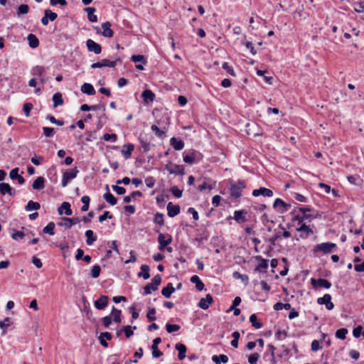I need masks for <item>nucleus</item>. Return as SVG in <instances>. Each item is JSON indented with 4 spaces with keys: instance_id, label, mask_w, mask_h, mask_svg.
I'll use <instances>...</instances> for the list:
<instances>
[{
    "instance_id": "obj_55",
    "label": "nucleus",
    "mask_w": 364,
    "mask_h": 364,
    "mask_svg": "<svg viewBox=\"0 0 364 364\" xmlns=\"http://www.w3.org/2000/svg\"><path fill=\"white\" fill-rule=\"evenodd\" d=\"M46 119L49 120L52 124H55L58 126H63L65 124L64 121L60 120V119H56L53 116L50 115V114L47 115Z\"/></svg>"
},
{
    "instance_id": "obj_34",
    "label": "nucleus",
    "mask_w": 364,
    "mask_h": 364,
    "mask_svg": "<svg viewBox=\"0 0 364 364\" xmlns=\"http://www.w3.org/2000/svg\"><path fill=\"white\" fill-rule=\"evenodd\" d=\"M296 230L299 232H304L306 233V236H304L303 235H301V237L306 238L308 235H313L314 231L306 224H302L300 227L296 228Z\"/></svg>"
},
{
    "instance_id": "obj_45",
    "label": "nucleus",
    "mask_w": 364,
    "mask_h": 364,
    "mask_svg": "<svg viewBox=\"0 0 364 364\" xmlns=\"http://www.w3.org/2000/svg\"><path fill=\"white\" fill-rule=\"evenodd\" d=\"M101 272V267L98 264H95L92 266L90 271V276L92 278L96 279L97 278Z\"/></svg>"
},
{
    "instance_id": "obj_32",
    "label": "nucleus",
    "mask_w": 364,
    "mask_h": 364,
    "mask_svg": "<svg viewBox=\"0 0 364 364\" xmlns=\"http://www.w3.org/2000/svg\"><path fill=\"white\" fill-rule=\"evenodd\" d=\"M190 280L192 283L196 284V288L198 291H202L204 289L205 285L198 276L193 275L191 277Z\"/></svg>"
},
{
    "instance_id": "obj_59",
    "label": "nucleus",
    "mask_w": 364,
    "mask_h": 364,
    "mask_svg": "<svg viewBox=\"0 0 364 364\" xmlns=\"http://www.w3.org/2000/svg\"><path fill=\"white\" fill-rule=\"evenodd\" d=\"M44 13L48 16V19L51 21H55L58 17L57 14L51 11L50 9H46Z\"/></svg>"
},
{
    "instance_id": "obj_20",
    "label": "nucleus",
    "mask_w": 364,
    "mask_h": 364,
    "mask_svg": "<svg viewBox=\"0 0 364 364\" xmlns=\"http://www.w3.org/2000/svg\"><path fill=\"white\" fill-rule=\"evenodd\" d=\"M170 144L176 151L183 149L185 146L183 141L176 137H172L170 139Z\"/></svg>"
},
{
    "instance_id": "obj_19",
    "label": "nucleus",
    "mask_w": 364,
    "mask_h": 364,
    "mask_svg": "<svg viewBox=\"0 0 364 364\" xmlns=\"http://www.w3.org/2000/svg\"><path fill=\"white\" fill-rule=\"evenodd\" d=\"M0 193L3 196L9 194L11 196H14L15 195V191H14L10 185L6 183H0Z\"/></svg>"
},
{
    "instance_id": "obj_3",
    "label": "nucleus",
    "mask_w": 364,
    "mask_h": 364,
    "mask_svg": "<svg viewBox=\"0 0 364 364\" xmlns=\"http://www.w3.org/2000/svg\"><path fill=\"white\" fill-rule=\"evenodd\" d=\"M246 188V183L244 181H238L231 185L230 196L234 198H238L242 196V191Z\"/></svg>"
},
{
    "instance_id": "obj_14",
    "label": "nucleus",
    "mask_w": 364,
    "mask_h": 364,
    "mask_svg": "<svg viewBox=\"0 0 364 364\" xmlns=\"http://www.w3.org/2000/svg\"><path fill=\"white\" fill-rule=\"evenodd\" d=\"M158 242L159 243V249L161 251H163L166 246L171 243L172 238L171 237H169L168 239H166V236L164 234L159 233L158 236Z\"/></svg>"
},
{
    "instance_id": "obj_36",
    "label": "nucleus",
    "mask_w": 364,
    "mask_h": 364,
    "mask_svg": "<svg viewBox=\"0 0 364 364\" xmlns=\"http://www.w3.org/2000/svg\"><path fill=\"white\" fill-rule=\"evenodd\" d=\"M85 235L86 237V243L87 245H92L97 240V237L94 235V232L91 230H87Z\"/></svg>"
},
{
    "instance_id": "obj_49",
    "label": "nucleus",
    "mask_w": 364,
    "mask_h": 364,
    "mask_svg": "<svg viewBox=\"0 0 364 364\" xmlns=\"http://www.w3.org/2000/svg\"><path fill=\"white\" fill-rule=\"evenodd\" d=\"M142 196V193L140 191H136L132 192L131 193V195L124 197L123 200L124 203H130L132 201V198H134L136 196Z\"/></svg>"
},
{
    "instance_id": "obj_29",
    "label": "nucleus",
    "mask_w": 364,
    "mask_h": 364,
    "mask_svg": "<svg viewBox=\"0 0 364 364\" xmlns=\"http://www.w3.org/2000/svg\"><path fill=\"white\" fill-rule=\"evenodd\" d=\"M141 272L137 274L139 277H143L144 279H148L150 277L149 267L147 264H142L140 267Z\"/></svg>"
},
{
    "instance_id": "obj_62",
    "label": "nucleus",
    "mask_w": 364,
    "mask_h": 364,
    "mask_svg": "<svg viewBox=\"0 0 364 364\" xmlns=\"http://www.w3.org/2000/svg\"><path fill=\"white\" fill-rule=\"evenodd\" d=\"M259 358V355L257 353H255L248 357V362L250 364H256Z\"/></svg>"
},
{
    "instance_id": "obj_6",
    "label": "nucleus",
    "mask_w": 364,
    "mask_h": 364,
    "mask_svg": "<svg viewBox=\"0 0 364 364\" xmlns=\"http://www.w3.org/2000/svg\"><path fill=\"white\" fill-rule=\"evenodd\" d=\"M290 207V204L285 203L281 198H277L273 203V208L275 210L282 214L286 213Z\"/></svg>"
},
{
    "instance_id": "obj_35",
    "label": "nucleus",
    "mask_w": 364,
    "mask_h": 364,
    "mask_svg": "<svg viewBox=\"0 0 364 364\" xmlns=\"http://www.w3.org/2000/svg\"><path fill=\"white\" fill-rule=\"evenodd\" d=\"M78 172L79 170L77 169V168L75 167L73 168L67 170L63 173V175L65 177H66L69 181H70L77 176Z\"/></svg>"
},
{
    "instance_id": "obj_48",
    "label": "nucleus",
    "mask_w": 364,
    "mask_h": 364,
    "mask_svg": "<svg viewBox=\"0 0 364 364\" xmlns=\"http://www.w3.org/2000/svg\"><path fill=\"white\" fill-rule=\"evenodd\" d=\"M28 11L29 7L27 4H21L17 9L16 14L19 16L28 14Z\"/></svg>"
},
{
    "instance_id": "obj_44",
    "label": "nucleus",
    "mask_w": 364,
    "mask_h": 364,
    "mask_svg": "<svg viewBox=\"0 0 364 364\" xmlns=\"http://www.w3.org/2000/svg\"><path fill=\"white\" fill-rule=\"evenodd\" d=\"M55 229V223L53 222H50L43 229V232L45 234H48L50 235H53Z\"/></svg>"
},
{
    "instance_id": "obj_27",
    "label": "nucleus",
    "mask_w": 364,
    "mask_h": 364,
    "mask_svg": "<svg viewBox=\"0 0 364 364\" xmlns=\"http://www.w3.org/2000/svg\"><path fill=\"white\" fill-rule=\"evenodd\" d=\"M18 168L12 169L9 173V176L13 180L16 179L19 184H23L25 183V179L18 174Z\"/></svg>"
},
{
    "instance_id": "obj_21",
    "label": "nucleus",
    "mask_w": 364,
    "mask_h": 364,
    "mask_svg": "<svg viewBox=\"0 0 364 364\" xmlns=\"http://www.w3.org/2000/svg\"><path fill=\"white\" fill-rule=\"evenodd\" d=\"M65 210V215L69 216L73 214L72 209L70 208V204L68 202H63L61 205L58 208V211L59 215H63Z\"/></svg>"
},
{
    "instance_id": "obj_43",
    "label": "nucleus",
    "mask_w": 364,
    "mask_h": 364,
    "mask_svg": "<svg viewBox=\"0 0 364 364\" xmlns=\"http://www.w3.org/2000/svg\"><path fill=\"white\" fill-rule=\"evenodd\" d=\"M27 235H28V234L24 233V232H23V231L13 230V232L11 234V237L13 240H14L16 241H19Z\"/></svg>"
},
{
    "instance_id": "obj_24",
    "label": "nucleus",
    "mask_w": 364,
    "mask_h": 364,
    "mask_svg": "<svg viewBox=\"0 0 364 364\" xmlns=\"http://www.w3.org/2000/svg\"><path fill=\"white\" fill-rule=\"evenodd\" d=\"M141 97L145 103L152 102L155 99V94L150 90H145L141 94Z\"/></svg>"
},
{
    "instance_id": "obj_28",
    "label": "nucleus",
    "mask_w": 364,
    "mask_h": 364,
    "mask_svg": "<svg viewBox=\"0 0 364 364\" xmlns=\"http://www.w3.org/2000/svg\"><path fill=\"white\" fill-rule=\"evenodd\" d=\"M175 288L172 283H168L166 287H164L161 290L162 295L166 298H170L171 294L175 291Z\"/></svg>"
},
{
    "instance_id": "obj_31",
    "label": "nucleus",
    "mask_w": 364,
    "mask_h": 364,
    "mask_svg": "<svg viewBox=\"0 0 364 364\" xmlns=\"http://www.w3.org/2000/svg\"><path fill=\"white\" fill-rule=\"evenodd\" d=\"M45 186V179L42 176H38L33 183L32 187L35 190L43 189Z\"/></svg>"
},
{
    "instance_id": "obj_13",
    "label": "nucleus",
    "mask_w": 364,
    "mask_h": 364,
    "mask_svg": "<svg viewBox=\"0 0 364 364\" xmlns=\"http://www.w3.org/2000/svg\"><path fill=\"white\" fill-rule=\"evenodd\" d=\"M252 196L255 197H257L259 196H263L264 197H272L273 196V192L270 189H268L264 187H261L259 189L253 190Z\"/></svg>"
},
{
    "instance_id": "obj_37",
    "label": "nucleus",
    "mask_w": 364,
    "mask_h": 364,
    "mask_svg": "<svg viewBox=\"0 0 364 364\" xmlns=\"http://www.w3.org/2000/svg\"><path fill=\"white\" fill-rule=\"evenodd\" d=\"M41 208V205L38 202H34L33 200H29L27 203V205L25 206V210L28 212L32 211V210H39Z\"/></svg>"
},
{
    "instance_id": "obj_12",
    "label": "nucleus",
    "mask_w": 364,
    "mask_h": 364,
    "mask_svg": "<svg viewBox=\"0 0 364 364\" xmlns=\"http://www.w3.org/2000/svg\"><path fill=\"white\" fill-rule=\"evenodd\" d=\"M256 259L259 260L260 263L255 267V272L264 273L268 268V260L262 258L261 256H257Z\"/></svg>"
},
{
    "instance_id": "obj_33",
    "label": "nucleus",
    "mask_w": 364,
    "mask_h": 364,
    "mask_svg": "<svg viewBox=\"0 0 364 364\" xmlns=\"http://www.w3.org/2000/svg\"><path fill=\"white\" fill-rule=\"evenodd\" d=\"M121 310H119L113 306L109 316H111L112 319H113L115 323H121Z\"/></svg>"
},
{
    "instance_id": "obj_53",
    "label": "nucleus",
    "mask_w": 364,
    "mask_h": 364,
    "mask_svg": "<svg viewBox=\"0 0 364 364\" xmlns=\"http://www.w3.org/2000/svg\"><path fill=\"white\" fill-rule=\"evenodd\" d=\"M233 277L235 279H240L245 284L248 283L249 277L247 274H242L238 272H235L233 273Z\"/></svg>"
},
{
    "instance_id": "obj_8",
    "label": "nucleus",
    "mask_w": 364,
    "mask_h": 364,
    "mask_svg": "<svg viewBox=\"0 0 364 364\" xmlns=\"http://www.w3.org/2000/svg\"><path fill=\"white\" fill-rule=\"evenodd\" d=\"M80 219L77 217L73 218H62V221L58 223V226H65L68 228H70L73 225L78 224L80 222Z\"/></svg>"
},
{
    "instance_id": "obj_15",
    "label": "nucleus",
    "mask_w": 364,
    "mask_h": 364,
    "mask_svg": "<svg viewBox=\"0 0 364 364\" xmlns=\"http://www.w3.org/2000/svg\"><path fill=\"white\" fill-rule=\"evenodd\" d=\"M213 302V299L210 294H206L205 298H202L199 303L198 306L204 310L209 308V306Z\"/></svg>"
},
{
    "instance_id": "obj_60",
    "label": "nucleus",
    "mask_w": 364,
    "mask_h": 364,
    "mask_svg": "<svg viewBox=\"0 0 364 364\" xmlns=\"http://www.w3.org/2000/svg\"><path fill=\"white\" fill-rule=\"evenodd\" d=\"M170 191L176 198H179L182 196L183 191L180 190L177 186L171 187Z\"/></svg>"
},
{
    "instance_id": "obj_22",
    "label": "nucleus",
    "mask_w": 364,
    "mask_h": 364,
    "mask_svg": "<svg viewBox=\"0 0 364 364\" xmlns=\"http://www.w3.org/2000/svg\"><path fill=\"white\" fill-rule=\"evenodd\" d=\"M102 34L103 36L110 38L113 36V31L111 29V23L108 21L102 24Z\"/></svg>"
},
{
    "instance_id": "obj_10",
    "label": "nucleus",
    "mask_w": 364,
    "mask_h": 364,
    "mask_svg": "<svg viewBox=\"0 0 364 364\" xmlns=\"http://www.w3.org/2000/svg\"><path fill=\"white\" fill-rule=\"evenodd\" d=\"M311 283L314 289L318 287L329 289L331 287V283L325 279H311Z\"/></svg>"
},
{
    "instance_id": "obj_16",
    "label": "nucleus",
    "mask_w": 364,
    "mask_h": 364,
    "mask_svg": "<svg viewBox=\"0 0 364 364\" xmlns=\"http://www.w3.org/2000/svg\"><path fill=\"white\" fill-rule=\"evenodd\" d=\"M108 296L102 295L97 300L95 301V307L98 310L104 309L108 304Z\"/></svg>"
},
{
    "instance_id": "obj_4",
    "label": "nucleus",
    "mask_w": 364,
    "mask_h": 364,
    "mask_svg": "<svg viewBox=\"0 0 364 364\" xmlns=\"http://www.w3.org/2000/svg\"><path fill=\"white\" fill-rule=\"evenodd\" d=\"M161 282V277L159 274H156L154 277L151 283L147 284L144 287V294H150L151 291H156L159 289V286Z\"/></svg>"
},
{
    "instance_id": "obj_5",
    "label": "nucleus",
    "mask_w": 364,
    "mask_h": 364,
    "mask_svg": "<svg viewBox=\"0 0 364 364\" xmlns=\"http://www.w3.org/2000/svg\"><path fill=\"white\" fill-rule=\"evenodd\" d=\"M117 63H122L119 58H116L113 60L103 59L100 62H97L91 65L92 68H101L103 67L114 68Z\"/></svg>"
},
{
    "instance_id": "obj_42",
    "label": "nucleus",
    "mask_w": 364,
    "mask_h": 364,
    "mask_svg": "<svg viewBox=\"0 0 364 364\" xmlns=\"http://www.w3.org/2000/svg\"><path fill=\"white\" fill-rule=\"evenodd\" d=\"M103 198L108 203L112 205H114L117 203V198L109 191L104 194Z\"/></svg>"
},
{
    "instance_id": "obj_56",
    "label": "nucleus",
    "mask_w": 364,
    "mask_h": 364,
    "mask_svg": "<svg viewBox=\"0 0 364 364\" xmlns=\"http://www.w3.org/2000/svg\"><path fill=\"white\" fill-rule=\"evenodd\" d=\"M102 139L105 141L115 142L117 139V136L115 134H105Z\"/></svg>"
},
{
    "instance_id": "obj_40",
    "label": "nucleus",
    "mask_w": 364,
    "mask_h": 364,
    "mask_svg": "<svg viewBox=\"0 0 364 364\" xmlns=\"http://www.w3.org/2000/svg\"><path fill=\"white\" fill-rule=\"evenodd\" d=\"M53 107L55 108L59 105L63 104V99L62 95L60 92L55 93L53 96Z\"/></svg>"
},
{
    "instance_id": "obj_17",
    "label": "nucleus",
    "mask_w": 364,
    "mask_h": 364,
    "mask_svg": "<svg viewBox=\"0 0 364 364\" xmlns=\"http://www.w3.org/2000/svg\"><path fill=\"white\" fill-rule=\"evenodd\" d=\"M180 206L178 205H173L171 202H169L167 205V213L171 218H173L179 214Z\"/></svg>"
},
{
    "instance_id": "obj_26",
    "label": "nucleus",
    "mask_w": 364,
    "mask_h": 364,
    "mask_svg": "<svg viewBox=\"0 0 364 364\" xmlns=\"http://www.w3.org/2000/svg\"><path fill=\"white\" fill-rule=\"evenodd\" d=\"M112 338V336L109 332H103L101 333L99 336V341L100 344L105 347L107 348L108 346V343H107L106 340L110 341Z\"/></svg>"
},
{
    "instance_id": "obj_9",
    "label": "nucleus",
    "mask_w": 364,
    "mask_h": 364,
    "mask_svg": "<svg viewBox=\"0 0 364 364\" xmlns=\"http://www.w3.org/2000/svg\"><path fill=\"white\" fill-rule=\"evenodd\" d=\"M317 303L321 305L324 304L328 310H332L334 308V304L331 301V296L328 294H326L323 296L318 298Z\"/></svg>"
},
{
    "instance_id": "obj_39",
    "label": "nucleus",
    "mask_w": 364,
    "mask_h": 364,
    "mask_svg": "<svg viewBox=\"0 0 364 364\" xmlns=\"http://www.w3.org/2000/svg\"><path fill=\"white\" fill-rule=\"evenodd\" d=\"M46 70L42 66H35L32 68L31 71V74L34 76L42 77L43 75H44Z\"/></svg>"
},
{
    "instance_id": "obj_1",
    "label": "nucleus",
    "mask_w": 364,
    "mask_h": 364,
    "mask_svg": "<svg viewBox=\"0 0 364 364\" xmlns=\"http://www.w3.org/2000/svg\"><path fill=\"white\" fill-rule=\"evenodd\" d=\"M202 154L194 149L191 150L189 152L183 154V161L189 165L198 163L202 159Z\"/></svg>"
},
{
    "instance_id": "obj_46",
    "label": "nucleus",
    "mask_w": 364,
    "mask_h": 364,
    "mask_svg": "<svg viewBox=\"0 0 364 364\" xmlns=\"http://www.w3.org/2000/svg\"><path fill=\"white\" fill-rule=\"evenodd\" d=\"M151 129L158 137L163 139L166 136V132L160 129L156 125L153 124Z\"/></svg>"
},
{
    "instance_id": "obj_50",
    "label": "nucleus",
    "mask_w": 364,
    "mask_h": 364,
    "mask_svg": "<svg viewBox=\"0 0 364 364\" xmlns=\"http://www.w3.org/2000/svg\"><path fill=\"white\" fill-rule=\"evenodd\" d=\"M29 46H38L39 41L36 35L33 33L28 34L27 37Z\"/></svg>"
},
{
    "instance_id": "obj_51",
    "label": "nucleus",
    "mask_w": 364,
    "mask_h": 364,
    "mask_svg": "<svg viewBox=\"0 0 364 364\" xmlns=\"http://www.w3.org/2000/svg\"><path fill=\"white\" fill-rule=\"evenodd\" d=\"M180 328V326L177 324H171L169 323L166 324V331L169 333L179 331Z\"/></svg>"
},
{
    "instance_id": "obj_23",
    "label": "nucleus",
    "mask_w": 364,
    "mask_h": 364,
    "mask_svg": "<svg viewBox=\"0 0 364 364\" xmlns=\"http://www.w3.org/2000/svg\"><path fill=\"white\" fill-rule=\"evenodd\" d=\"M134 149V146L132 144H124L122 149V154L124 157L127 159H129L132 156V152Z\"/></svg>"
},
{
    "instance_id": "obj_25",
    "label": "nucleus",
    "mask_w": 364,
    "mask_h": 364,
    "mask_svg": "<svg viewBox=\"0 0 364 364\" xmlns=\"http://www.w3.org/2000/svg\"><path fill=\"white\" fill-rule=\"evenodd\" d=\"M175 348L178 351V359L180 360H183L186 358V353L187 350L186 346L181 343H178L176 344Z\"/></svg>"
},
{
    "instance_id": "obj_7",
    "label": "nucleus",
    "mask_w": 364,
    "mask_h": 364,
    "mask_svg": "<svg viewBox=\"0 0 364 364\" xmlns=\"http://www.w3.org/2000/svg\"><path fill=\"white\" fill-rule=\"evenodd\" d=\"M166 169L170 174L183 176L185 174V168L183 165L170 164L166 166Z\"/></svg>"
},
{
    "instance_id": "obj_63",
    "label": "nucleus",
    "mask_w": 364,
    "mask_h": 364,
    "mask_svg": "<svg viewBox=\"0 0 364 364\" xmlns=\"http://www.w3.org/2000/svg\"><path fill=\"white\" fill-rule=\"evenodd\" d=\"M33 108V105L31 103H25L23 105V110L26 117L30 115L31 110Z\"/></svg>"
},
{
    "instance_id": "obj_11",
    "label": "nucleus",
    "mask_w": 364,
    "mask_h": 364,
    "mask_svg": "<svg viewBox=\"0 0 364 364\" xmlns=\"http://www.w3.org/2000/svg\"><path fill=\"white\" fill-rule=\"evenodd\" d=\"M131 60L134 63H141V64H136V68L139 70H144V68L143 65L147 63L146 58L143 55H133L131 57Z\"/></svg>"
},
{
    "instance_id": "obj_2",
    "label": "nucleus",
    "mask_w": 364,
    "mask_h": 364,
    "mask_svg": "<svg viewBox=\"0 0 364 364\" xmlns=\"http://www.w3.org/2000/svg\"><path fill=\"white\" fill-rule=\"evenodd\" d=\"M336 247V245L331 242H322L315 245L313 251L314 253L321 252L326 255L331 253Z\"/></svg>"
},
{
    "instance_id": "obj_54",
    "label": "nucleus",
    "mask_w": 364,
    "mask_h": 364,
    "mask_svg": "<svg viewBox=\"0 0 364 364\" xmlns=\"http://www.w3.org/2000/svg\"><path fill=\"white\" fill-rule=\"evenodd\" d=\"M311 218V215H296L293 218V220L298 221L299 224H301L304 220H309Z\"/></svg>"
},
{
    "instance_id": "obj_61",
    "label": "nucleus",
    "mask_w": 364,
    "mask_h": 364,
    "mask_svg": "<svg viewBox=\"0 0 364 364\" xmlns=\"http://www.w3.org/2000/svg\"><path fill=\"white\" fill-rule=\"evenodd\" d=\"M112 188L118 195H123L126 192V189L124 187L119 186L117 185H113Z\"/></svg>"
},
{
    "instance_id": "obj_52",
    "label": "nucleus",
    "mask_w": 364,
    "mask_h": 364,
    "mask_svg": "<svg viewBox=\"0 0 364 364\" xmlns=\"http://www.w3.org/2000/svg\"><path fill=\"white\" fill-rule=\"evenodd\" d=\"M348 333V330L346 328H342L338 329L336 332V337L344 340L346 337V334Z\"/></svg>"
},
{
    "instance_id": "obj_58",
    "label": "nucleus",
    "mask_w": 364,
    "mask_h": 364,
    "mask_svg": "<svg viewBox=\"0 0 364 364\" xmlns=\"http://www.w3.org/2000/svg\"><path fill=\"white\" fill-rule=\"evenodd\" d=\"M222 68L231 76L236 75L233 68L232 67H230L228 63L225 62L223 64Z\"/></svg>"
},
{
    "instance_id": "obj_57",
    "label": "nucleus",
    "mask_w": 364,
    "mask_h": 364,
    "mask_svg": "<svg viewBox=\"0 0 364 364\" xmlns=\"http://www.w3.org/2000/svg\"><path fill=\"white\" fill-rule=\"evenodd\" d=\"M43 134L46 137H52V136H53V135L55 134L54 129L51 128V127H43Z\"/></svg>"
},
{
    "instance_id": "obj_30",
    "label": "nucleus",
    "mask_w": 364,
    "mask_h": 364,
    "mask_svg": "<svg viewBox=\"0 0 364 364\" xmlns=\"http://www.w3.org/2000/svg\"><path fill=\"white\" fill-rule=\"evenodd\" d=\"M81 91L83 93L87 94L88 95H94L96 92L93 86L91 84L87 82H85L81 86Z\"/></svg>"
},
{
    "instance_id": "obj_38",
    "label": "nucleus",
    "mask_w": 364,
    "mask_h": 364,
    "mask_svg": "<svg viewBox=\"0 0 364 364\" xmlns=\"http://www.w3.org/2000/svg\"><path fill=\"white\" fill-rule=\"evenodd\" d=\"M85 11L87 13V18L90 21H91V22H97V17L96 15L94 14V12L95 11V8L87 7L85 9Z\"/></svg>"
},
{
    "instance_id": "obj_64",
    "label": "nucleus",
    "mask_w": 364,
    "mask_h": 364,
    "mask_svg": "<svg viewBox=\"0 0 364 364\" xmlns=\"http://www.w3.org/2000/svg\"><path fill=\"white\" fill-rule=\"evenodd\" d=\"M156 309L154 308L150 309L147 313V318L150 321H153L156 320Z\"/></svg>"
},
{
    "instance_id": "obj_41",
    "label": "nucleus",
    "mask_w": 364,
    "mask_h": 364,
    "mask_svg": "<svg viewBox=\"0 0 364 364\" xmlns=\"http://www.w3.org/2000/svg\"><path fill=\"white\" fill-rule=\"evenodd\" d=\"M250 321L252 323V326L257 329H259L263 326L262 322L257 321V317L255 314H253L250 316Z\"/></svg>"
},
{
    "instance_id": "obj_18",
    "label": "nucleus",
    "mask_w": 364,
    "mask_h": 364,
    "mask_svg": "<svg viewBox=\"0 0 364 364\" xmlns=\"http://www.w3.org/2000/svg\"><path fill=\"white\" fill-rule=\"evenodd\" d=\"M247 211L245 210H235L234 212V220L238 223H242L247 220L246 218Z\"/></svg>"
},
{
    "instance_id": "obj_47",
    "label": "nucleus",
    "mask_w": 364,
    "mask_h": 364,
    "mask_svg": "<svg viewBox=\"0 0 364 364\" xmlns=\"http://www.w3.org/2000/svg\"><path fill=\"white\" fill-rule=\"evenodd\" d=\"M153 222L154 223L159 224L160 226H163L164 225V214L161 213H156Z\"/></svg>"
}]
</instances>
